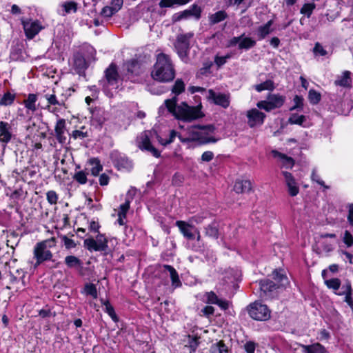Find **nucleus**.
Listing matches in <instances>:
<instances>
[{"label": "nucleus", "mask_w": 353, "mask_h": 353, "mask_svg": "<svg viewBox=\"0 0 353 353\" xmlns=\"http://www.w3.org/2000/svg\"><path fill=\"white\" fill-rule=\"evenodd\" d=\"M177 96L175 95L172 99H166L164 102L168 112L176 119L190 122L204 116L201 111V105L189 106L186 102H182L179 105H177Z\"/></svg>", "instance_id": "1"}, {"label": "nucleus", "mask_w": 353, "mask_h": 353, "mask_svg": "<svg viewBox=\"0 0 353 353\" xmlns=\"http://www.w3.org/2000/svg\"><path fill=\"white\" fill-rule=\"evenodd\" d=\"M151 75L154 80L163 83L172 81L174 79L175 70L168 55L160 53L157 56Z\"/></svg>", "instance_id": "2"}, {"label": "nucleus", "mask_w": 353, "mask_h": 353, "mask_svg": "<svg viewBox=\"0 0 353 353\" xmlns=\"http://www.w3.org/2000/svg\"><path fill=\"white\" fill-rule=\"evenodd\" d=\"M215 129V126L212 124L192 125L187 129V137L183 138L181 135L178 137L183 143L191 141H199L200 144L216 143L218 139L208 135L209 133L214 132Z\"/></svg>", "instance_id": "3"}, {"label": "nucleus", "mask_w": 353, "mask_h": 353, "mask_svg": "<svg viewBox=\"0 0 353 353\" xmlns=\"http://www.w3.org/2000/svg\"><path fill=\"white\" fill-rule=\"evenodd\" d=\"M192 32L185 34H179L174 43V50L181 60L188 63L190 61L189 52L190 49V40L193 38Z\"/></svg>", "instance_id": "4"}, {"label": "nucleus", "mask_w": 353, "mask_h": 353, "mask_svg": "<svg viewBox=\"0 0 353 353\" xmlns=\"http://www.w3.org/2000/svg\"><path fill=\"white\" fill-rule=\"evenodd\" d=\"M55 246V239L51 238L37 243L34 249V256L37 259L34 267L46 261H51L52 258V253L50 248Z\"/></svg>", "instance_id": "5"}, {"label": "nucleus", "mask_w": 353, "mask_h": 353, "mask_svg": "<svg viewBox=\"0 0 353 353\" xmlns=\"http://www.w3.org/2000/svg\"><path fill=\"white\" fill-rule=\"evenodd\" d=\"M260 297L265 300H271L278 296L279 284L269 279L259 281Z\"/></svg>", "instance_id": "6"}, {"label": "nucleus", "mask_w": 353, "mask_h": 353, "mask_svg": "<svg viewBox=\"0 0 353 353\" xmlns=\"http://www.w3.org/2000/svg\"><path fill=\"white\" fill-rule=\"evenodd\" d=\"M250 316L256 321H267L270 318L271 312L266 305L259 302L250 304L247 307Z\"/></svg>", "instance_id": "7"}, {"label": "nucleus", "mask_w": 353, "mask_h": 353, "mask_svg": "<svg viewBox=\"0 0 353 353\" xmlns=\"http://www.w3.org/2000/svg\"><path fill=\"white\" fill-rule=\"evenodd\" d=\"M285 101V97L278 94H270L267 99L259 101L256 104L259 109H263L266 112L281 108Z\"/></svg>", "instance_id": "8"}, {"label": "nucleus", "mask_w": 353, "mask_h": 353, "mask_svg": "<svg viewBox=\"0 0 353 353\" xmlns=\"http://www.w3.org/2000/svg\"><path fill=\"white\" fill-rule=\"evenodd\" d=\"M151 131H144L137 139V145L141 150H145L150 152L154 157L161 156L160 152L155 148L150 141Z\"/></svg>", "instance_id": "9"}, {"label": "nucleus", "mask_w": 353, "mask_h": 353, "mask_svg": "<svg viewBox=\"0 0 353 353\" xmlns=\"http://www.w3.org/2000/svg\"><path fill=\"white\" fill-rule=\"evenodd\" d=\"M84 247L89 251H104L108 249V240L106 237L101 234H99L96 239L88 238L84 240Z\"/></svg>", "instance_id": "10"}, {"label": "nucleus", "mask_w": 353, "mask_h": 353, "mask_svg": "<svg viewBox=\"0 0 353 353\" xmlns=\"http://www.w3.org/2000/svg\"><path fill=\"white\" fill-rule=\"evenodd\" d=\"M201 12L202 10L200 6L197 4H193L189 9L174 14L172 17V22L174 23L190 17H194L196 20H199L201 18Z\"/></svg>", "instance_id": "11"}, {"label": "nucleus", "mask_w": 353, "mask_h": 353, "mask_svg": "<svg viewBox=\"0 0 353 353\" xmlns=\"http://www.w3.org/2000/svg\"><path fill=\"white\" fill-rule=\"evenodd\" d=\"M105 80H101L99 81L104 89L108 88L109 85L114 86L117 85L119 75L117 72V67L116 64L112 63L108 68L105 70Z\"/></svg>", "instance_id": "12"}, {"label": "nucleus", "mask_w": 353, "mask_h": 353, "mask_svg": "<svg viewBox=\"0 0 353 353\" xmlns=\"http://www.w3.org/2000/svg\"><path fill=\"white\" fill-rule=\"evenodd\" d=\"M21 23L28 39L34 38L43 28L41 22L38 20L21 19Z\"/></svg>", "instance_id": "13"}, {"label": "nucleus", "mask_w": 353, "mask_h": 353, "mask_svg": "<svg viewBox=\"0 0 353 353\" xmlns=\"http://www.w3.org/2000/svg\"><path fill=\"white\" fill-rule=\"evenodd\" d=\"M282 174L285 178V183L287 186L288 194L291 196H296L299 192V187L296 180L289 172L283 171Z\"/></svg>", "instance_id": "14"}, {"label": "nucleus", "mask_w": 353, "mask_h": 353, "mask_svg": "<svg viewBox=\"0 0 353 353\" xmlns=\"http://www.w3.org/2000/svg\"><path fill=\"white\" fill-rule=\"evenodd\" d=\"M176 225L179 228L181 233L188 240L195 239V232H196V228L184 221H177Z\"/></svg>", "instance_id": "15"}, {"label": "nucleus", "mask_w": 353, "mask_h": 353, "mask_svg": "<svg viewBox=\"0 0 353 353\" xmlns=\"http://www.w3.org/2000/svg\"><path fill=\"white\" fill-rule=\"evenodd\" d=\"M208 99L218 105L227 108L230 105V97L228 94L216 92L213 90H208Z\"/></svg>", "instance_id": "16"}, {"label": "nucleus", "mask_w": 353, "mask_h": 353, "mask_svg": "<svg viewBox=\"0 0 353 353\" xmlns=\"http://www.w3.org/2000/svg\"><path fill=\"white\" fill-rule=\"evenodd\" d=\"M203 296L205 299L203 301L207 304L217 305L223 310H226L229 307L228 301L220 299L213 291L205 292Z\"/></svg>", "instance_id": "17"}, {"label": "nucleus", "mask_w": 353, "mask_h": 353, "mask_svg": "<svg viewBox=\"0 0 353 353\" xmlns=\"http://www.w3.org/2000/svg\"><path fill=\"white\" fill-rule=\"evenodd\" d=\"M12 137L11 125L8 122L0 121V142L3 143V147L11 141Z\"/></svg>", "instance_id": "18"}, {"label": "nucleus", "mask_w": 353, "mask_h": 353, "mask_svg": "<svg viewBox=\"0 0 353 353\" xmlns=\"http://www.w3.org/2000/svg\"><path fill=\"white\" fill-rule=\"evenodd\" d=\"M247 117L250 126L254 127L256 125L263 124L266 116L259 110L254 108L248 112Z\"/></svg>", "instance_id": "19"}, {"label": "nucleus", "mask_w": 353, "mask_h": 353, "mask_svg": "<svg viewBox=\"0 0 353 353\" xmlns=\"http://www.w3.org/2000/svg\"><path fill=\"white\" fill-rule=\"evenodd\" d=\"M66 130L65 126V121L63 119H59L56 123L54 128V135L56 137L57 140L59 143L63 144L65 143L66 137L65 135V132Z\"/></svg>", "instance_id": "20"}, {"label": "nucleus", "mask_w": 353, "mask_h": 353, "mask_svg": "<svg viewBox=\"0 0 353 353\" xmlns=\"http://www.w3.org/2000/svg\"><path fill=\"white\" fill-rule=\"evenodd\" d=\"M164 271L168 272L172 281V286L174 288H179L181 286L182 283L179 279V274L176 270L170 265H163Z\"/></svg>", "instance_id": "21"}, {"label": "nucleus", "mask_w": 353, "mask_h": 353, "mask_svg": "<svg viewBox=\"0 0 353 353\" xmlns=\"http://www.w3.org/2000/svg\"><path fill=\"white\" fill-rule=\"evenodd\" d=\"M272 154L274 158L278 159L281 161L282 167L292 168L294 165V161L292 157H288L276 150L272 151Z\"/></svg>", "instance_id": "22"}, {"label": "nucleus", "mask_w": 353, "mask_h": 353, "mask_svg": "<svg viewBox=\"0 0 353 353\" xmlns=\"http://www.w3.org/2000/svg\"><path fill=\"white\" fill-rule=\"evenodd\" d=\"M252 190L251 181L249 180H236L234 185V190L237 194L249 193Z\"/></svg>", "instance_id": "23"}, {"label": "nucleus", "mask_w": 353, "mask_h": 353, "mask_svg": "<svg viewBox=\"0 0 353 353\" xmlns=\"http://www.w3.org/2000/svg\"><path fill=\"white\" fill-rule=\"evenodd\" d=\"M128 74L138 76L143 72L141 63L135 59L130 60L125 63Z\"/></svg>", "instance_id": "24"}, {"label": "nucleus", "mask_w": 353, "mask_h": 353, "mask_svg": "<svg viewBox=\"0 0 353 353\" xmlns=\"http://www.w3.org/2000/svg\"><path fill=\"white\" fill-rule=\"evenodd\" d=\"M114 163L119 170H130L132 168V163L124 155H118L114 159Z\"/></svg>", "instance_id": "25"}, {"label": "nucleus", "mask_w": 353, "mask_h": 353, "mask_svg": "<svg viewBox=\"0 0 353 353\" xmlns=\"http://www.w3.org/2000/svg\"><path fill=\"white\" fill-rule=\"evenodd\" d=\"M74 67L79 73L84 71L88 65L84 57L79 52L74 54Z\"/></svg>", "instance_id": "26"}, {"label": "nucleus", "mask_w": 353, "mask_h": 353, "mask_svg": "<svg viewBox=\"0 0 353 353\" xmlns=\"http://www.w3.org/2000/svg\"><path fill=\"white\" fill-rule=\"evenodd\" d=\"M304 353H326V350L319 343L312 345H300Z\"/></svg>", "instance_id": "27"}, {"label": "nucleus", "mask_w": 353, "mask_h": 353, "mask_svg": "<svg viewBox=\"0 0 353 353\" xmlns=\"http://www.w3.org/2000/svg\"><path fill=\"white\" fill-rule=\"evenodd\" d=\"M228 17V14L225 10H219L208 17L209 23L210 26H213L224 21Z\"/></svg>", "instance_id": "28"}, {"label": "nucleus", "mask_w": 353, "mask_h": 353, "mask_svg": "<svg viewBox=\"0 0 353 353\" xmlns=\"http://www.w3.org/2000/svg\"><path fill=\"white\" fill-rule=\"evenodd\" d=\"M273 24V21L270 20L263 26H261L257 30V37L259 40L265 39L269 34L271 33L272 30L271 26Z\"/></svg>", "instance_id": "29"}, {"label": "nucleus", "mask_w": 353, "mask_h": 353, "mask_svg": "<svg viewBox=\"0 0 353 353\" xmlns=\"http://www.w3.org/2000/svg\"><path fill=\"white\" fill-rule=\"evenodd\" d=\"M205 234L214 239H217L219 238V225L216 222H212L210 224L208 225L204 228Z\"/></svg>", "instance_id": "30"}, {"label": "nucleus", "mask_w": 353, "mask_h": 353, "mask_svg": "<svg viewBox=\"0 0 353 353\" xmlns=\"http://www.w3.org/2000/svg\"><path fill=\"white\" fill-rule=\"evenodd\" d=\"M88 165L91 166L90 168H88V170L90 171L93 176L99 175V172L103 170V166L101 165L100 161L97 158H92L89 159Z\"/></svg>", "instance_id": "31"}, {"label": "nucleus", "mask_w": 353, "mask_h": 353, "mask_svg": "<svg viewBox=\"0 0 353 353\" xmlns=\"http://www.w3.org/2000/svg\"><path fill=\"white\" fill-rule=\"evenodd\" d=\"M345 291H339L336 293L339 295H345V301L351 307L353 310V299L352 297V286L350 282L347 281L345 283Z\"/></svg>", "instance_id": "32"}, {"label": "nucleus", "mask_w": 353, "mask_h": 353, "mask_svg": "<svg viewBox=\"0 0 353 353\" xmlns=\"http://www.w3.org/2000/svg\"><path fill=\"white\" fill-rule=\"evenodd\" d=\"M351 83L350 72L345 71L342 75L338 77L335 80L334 84L342 87H348Z\"/></svg>", "instance_id": "33"}, {"label": "nucleus", "mask_w": 353, "mask_h": 353, "mask_svg": "<svg viewBox=\"0 0 353 353\" xmlns=\"http://www.w3.org/2000/svg\"><path fill=\"white\" fill-rule=\"evenodd\" d=\"M37 101V94H29L26 99L23 101L25 107L32 112L37 110L36 102Z\"/></svg>", "instance_id": "34"}, {"label": "nucleus", "mask_w": 353, "mask_h": 353, "mask_svg": "<svg viewBox=\"0 0 353 353\" xmlns=\"http://www.w3.org/2000/svg\"><path fill=\"white\" fill-rule=\"evenodd\" d=\"M188 344L186 346L190 348V353H194L200 343L199 339L200 337L195 335L191 336L190 334L188 335Z\"/></svg>", "instance_id": "35"}, {"label": "nucleus", "mask_w": 353, "mask_h": 353, "mask_svg": "<svg viewBox=\"0 0 353 353\" xmlns=\"http://www.w3.org/2000/svg\"><path fill=\"white\" fill-rule=\"evenodd\" d=\"M104 112L101 109H94L92 111V119L94 121L97 122V123L101 126L106 119L103 115Z\"/></svg>", "instance_id": "36"}, {"label": "nucleus", "mask_w": 353, "mask_h": 353, "mask_svg": "<svg viewBox=\"0 0 353 353\" xmlns=\"http://www.w3.org/2000/svg\"><path fill=\"white\" fill-rule=\"evenodd\" d=\"M88 174V168H85L84 170L76 172L73 176V179L80 184H85L88 181L87 176Z\"/></svg>", "instance_id": "37"}, {"label": "nucleus", "mask_w": 353, "mask_h": 353, "mask_svg": "<svg viewBox=\"0 0 353 353\" xmlns=\"http://www.w3.org/2000/svg\"><path fill=\"white\" fill-rule=\"evenodd\" d=\"M272 278L276 283L279 284L280 288L285 286L288 283V277L277 270L273 271Z\"/></svg>", "instance_id": "38"}, {"label": "nucleus", "mask_w": 353, "mask_h": 353, "mask_svg": "<svg viewBox=\"0 0 353 353\" xmlns=\"http://www.w3.org/2000/svg\"><path fill=\"white\" fill-rule=\"evenodd\" d=\"M65 263L69 268H79L81 265V261L75 256L70 255L65 258Z\"/></svg>", "instance_id": "39"}, {"label": "nucleus", "mask_w": 353, "mask_h": 353, "mask_svg": "<svg viewBox=\"0 0 353 353\" xmlns=\"http://www.w3.org/2000/svg\"><path fill=\"white\" fill-rule=\"evenodd\" d=\"M211 353H228V349L223 341L212 344L210 347Z\"/></svg>", "instance_id": "40"}, {"label": "nucleus", "mask_w": 353, "mask_h": 353, "mask_svg": "<svg viewBox=\"0 0 353 353\" xmlns=\"http://www.w3.org/2000/svg\"><path fill=\"white\" fill-rule=\"evenodd\" d=\"M15 94H12L10 92L5 93L0 99V105L8 106L13 103L15 99Z\"/></svg>", "instance_id": "41"}, {"label": "nucleus", "mask_w": 353, "mask_h": 353, "mask_svg": "<svg viewBox=\"0 0 353 353\" xmlns=\"http://www.w3.org/2000/svg\"><path fill=\"white\" fill-rule=\"evenodd\" d=\"M171 90L175 95H179L183 92L185 91V83L183 80L181 79H176Z\"/></svg>", "instance_id": "42"}, {"label": "nucleus", "mask_w": 353, "mask_h": 353, "mask_svg": "<svg viewBox=\"0 0 353 353\" xmlns=\"http://www.w3.org/2000/svg\"><path fill=\"white\" fill-rule=\"evenodd\" d=\"M256 45V41L249 37H242L241 42L239 43V49L248 50Z\"/></svg>", "instance_id": "43"}, {"label": "nucleus", "mask_w": 353, "mask_h": 353, "mask_svg": "<svg viewBox=\"0 0 353 353\" xmlns=\"http://www.w3.org/2000/svg\"><path fill=\"white\" fill-rule=\"evenodd\" d=\"M255 90L258 92L263 90H272L274 88V83L271 80H267L260 84H257L254 86Z\"/></svg>", "instance_id": "44"}, {"label": "nucleus", "mask_w": 353, "mask_h": 353, "mask_svg": "<svg viewBox=\"0 0 353 353\" xmlns=\"http://www.w3.org/2000/svg\"><path fill=\"white\" fill-rule=\"evenodd\" d=\"M325 283L328 288L333 289L336 294V291L340 289L341 281L337 278L325 280Z\"/></svg>", "instance_id": "45"}, {"label": "nucleus", "mask_w": 353, "mask_h": 353, "mask_svg": "<svg viewBox=\"0 0 353 353\" xmlns=\"http://www.w3.org/2000/svg\"><path fill=\"white\" fill-rule=\"evenodd\" d=\"M62 7L65 14L76 12L77 10V3L74 1H67L62 4Z\"/></svg>", "instance_id": "46"}, {"label": "nucleus", "mask_w": 353, "mask_h": 353, "mask_svg": "<svg viewBox=\"0 0 353 353\" xmlns=\"http://www.w3.org/2000/svg\"><path fill=\"white\" fill-rule=\"evenodd\" d=\"M305 121V117L304 115H299L298 114H292L288 119V123L290 124L302 125Z\"/></svg>", "instance_id": "47"}, {"label": "nucleus", "mask_w": 353, "mask_h": 353, "mask_svg": "<svg viewBox=\"0 0 353 353\" xmlns=\"http://www.w3.org/2000/svg\"><path fill=\"white\" fill-rule=\"evenodd\" d=\"M316 5L312 3H305L301 8L300 12L303 14L306 15L308 18L311 16L313 10L315 9Z\"/></svg>", "instance_id": "48"}, {"label": "nucleus", "mask_w": 353, "mask_h": 353, "mask_svg": "<svg viewBox=\"0 0 353 353\" xmlns=\"http://www.w3.org/2000/svg\"><path fill=\"white\" fill-rule=\"evenodd\" d=\"M308 99L311 103L315 105L321 101V94L314 90H310L308 93Z\"/></svg>", "instance_id": "49"}, {"label": "nucleus", "mask_w": 353, "mask_h": 353, "mask_svg": "<svg viewBox=\"0 0 353 353\" xmlns=\"http://www.w3.org/2000/svg\"><path fill=\"white\" fill-rule=\"evenodd\" d=\"M84 291L86 294L92 296L94 299L97 298V290L94 284L87 283L84 287Z\"/></svg>", "instance_id": "50"}, {"label": "nucleus", "mask_w": 353, "mask_h": 353, "mask_svg": "<svg viewBox=\"0 0 353 353\" xmlns=\"http://www.w3.org/2000/svg\"><path fill=\"white\" fill-rule=\"evenodd\" d=\"M313 53L315 56L323 57L327 54V51L325 49H324V48L320 43L316 42L313 48Z\"/></svg>", "instance_id": "51"}, {"label": "nucleus", "mask_w": 353, "mask_h": 353, "mask_svg": "<svg viewBox=\"0 0 353 353\" xmlns=\"http://www.w3.org/2000/svg\"><path fill=\"white\" fill-rule=\"evenodd\" d=\"M231 58V55L230 54H226L223 57H220L219 55H216L214 57V63L219 68L222 67L226 62L227 60Z\"/></svg>", "instance_id": "52"}, {"label": "nucleus", "mask_w": 353, "mask_h": 353, "mask_svg": "<svg viewBox=\"0 0 353 353\" xmlns=\"http://www.w3.org/2000/svg\"><path fill=\"white\" fill-rule=\"evenodd\" d=\"M311 179L313 181L316 182L320 185L323 186L325 189H329L330 187L325 184V182L320 179V176L316 173V170L314 168L312 170Z\"/></svg>", "instance_id": "53"}, {"label": "nucleus", "mask_w": 353, "mask_h": 353, "mask_svg": "<svg viewBox=\"0 0 353 353\" xmlns=\"http://www.w3.org/2000/svg\"><path fill=\"white\" fill-rule=\"evenodd\" d=\"M104 305L105 306V312L109 314V316L114 320L117 321V317L115 314L114 310L113 307L110 305L109 301H105L104 303Z\"/></svg>", "instance_id": "54"}, {"label": "nucleus", "mask_w": 353, "mask_h": 353, "mask_svg": "<svg viewBox=\"0 0 353 353\" xmlns=\"http://www.w3.org/2000/svg\"><path fill=\"white\" fill-rule=\"evenodd\" d=\"M293 101L294 105L290 108V110L302 108L303 105V98L301 96L296 95Z\"/></svg>", "instance_id": "55"}, {"label": "nucleus", "mask_w": 353, "mask_h": 353, "mask_svg": "<svg viewBox=\"0 0 353 353\" xmlns=\"http://www.w3.org/2000/svg\"><path fill=\"white\" fill-rule=\"evenodd\" d=\"M46 197H47L48 201L50 204L52 205V204H56L57 203L58 196L54 191H52V190L48 191L46 194Z\"/></svg>", "instance_id": "56"}, {"label": "nucleus", "mask_w": 353, "mask_h": 353, "mask_svg": "<svg viewBox=\"0 0 353 353\" xmlns=\"http://www.w3.org/2000/svg\"><path fill=\"white\" fill-rule=\"evenodd\" d=\"M26 192H24L22 188L15 190L11 194V198L13 199H24Z\"/></svg>", "instance_id": "57"}, {"label": "nucleus", "mask_w": 353, "mask_h": 353, "mask_svg": "<svg viewBox=\"0 0 353 353\" xmlns=\"http://www.w3.org/2000/svg\"><path fill=\"white\" fill-rule=\"evenodd\" d=\"M117 11H113V8L111 6H105L103 8L101 14L104 17H111L113 14H114Z\"/></svg>", "instance_id": "58"}, {"label": "nucleus", "mask_w": 353, "mask_h": 353, "mask_svg": "<svg viewBox=\"0 0 353 353\" xmlns=\"http://www.w3.org/2000/svg\"><path fill=\"white\" fill-rule=\"evenodd\" d=\"M62 242L63 243L65 248L72 249L76 247V243L72 239L68 238L66 236H61Z\"/></svg>", "instance_id": "59"}, {"label": "nucleus", "mask_w": 353, "mask_h": 353, "mask_svg": "<svg viewBox=\"0 0 353 353\" xmlns=\"http://www.w3.org/2000/svg\"><path fill=\"white\" fill-rule=\"evenodd\" d=\"M343 241L347 247L353 245V236L349 231H345Z\"/></svg>", "instance_id": "60"}, {"label": "nucleus", "mask_w": 353, "mask_h": 353, "mask_svg": "<svg viewBox=\"0 0 353 353\" xmlns=\"http://www.w3.org/2000/svg\"><path fill=\"white\" fill-rule=\"evenodd\" d=\"M214 310L215 309L214 307L207 305L201 310V312L203 314L204 316L209 318L210 316L214 315Z\"/></svg>", "instance_id": "61"}, {"label": "nucleus", "mask_w": 353, "mask_h": 353, "mask_svg": "<svg viewBox=\"0 0 353 353\" xmlns=\"http://www.w3.org/2000/svg\"><path fill=\"white\" fill-rule=\"evenodd\" d=\"M256 343L253 341H247L244 344V350L247 353H254Z\"/></svg>", "instance_id": "62"}, {"label": "nucleus", "mask_w": 353, "mask_h": 353, "mask_svg": "<svg viewBox=\"0 0 353 353\" xmlns=\"http://www.w3.org/2000/svg\"><path fill=\"white\" fill-rule=\"evenodd\" d=\"M130 201L129 200H126L125 202L121 204L119 207V211L118 214H122V216H126L127 212L130 208Z\"/></svg>", "instance_id": "63"}, {"label": "nucleus", "mask_w": 353, "mask_h": 353, "mask_svg": "<svg viewBox=\"0 0 353 353\" xmlns=\"http://www.w3.org/2000/svg\"><path fill=\"white\" fill-rule=\"evenodd\" d=\"M347 221L353 227V203L349 204L348 205Z\"/></svg>", "instance_id": "64"}]
</instances>
